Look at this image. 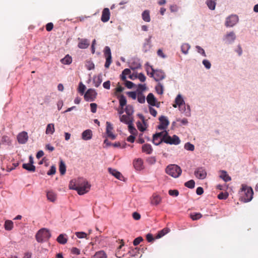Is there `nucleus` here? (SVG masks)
Here are the masks:
<instances>
[{"instance_id": "f257e3e1", "label": "nucleus", "mask_w": 258, "mask_h": 258, "mask_svg": "<svg viewBox=\"0 0 258 258\" xmlns=\"http://www.w3.org/2000/svg\"><path fill=\"white\" fill-rule=\"evenodd\" d=\"M241 186V192H242V196L241 198V201L244 203L251 201L253 195L252 188L245 184H242Z\"/></svg>"}, {"instance_id": "f03ea898", "label": "nucleus", "mask_w": 258, "mask_h": 258, "mask_svg": "<svg viewBox=\"0 0 258 258\" xmlns=\"http://www.w3.org/2000/svg\"><path fill=\"white\" fill-rule=\"evenodd\" d=\"M78 190L77 192L79 195H83L88 192L91 187V185L88 181L83 178H79L77 179Z\"/></svg>"}, {"instance_id": "7ed1b4c3", "label": "nucleus", "mask_w": 258, "mask_h": 258, "mask_svg": "<svg viewBox=\"0 0 258 258\" xmlns=\"http://www.w3.org/2000/svg\"><path fill=\"white\" fill-rule=\"evenodd\" d=\"M181 171L180 167L175 164L169 165L166 169V173L174 178L178 177L181 174Z\"/></svg>"}, {"instance_id": "20e7f679", "label": "nucleus", "mask_w": 258, "mask_h": 258, "mask_svg": "<svg viewBox=\"0 0 258 258\" xmlns=\"http://www.w3.org/2000/svg\"><path fill=\"white\" fill-rule=\"evenodd\" d=\"M164 142L170 144L177 145L180 143V140L179 137L176 135H173L171 137L168 135V133L167 131H164Z\"/></svg>"}, {"instance_id": "39448f33", "label": "nucleus", "mask_w": 258, "mask_h": 258, "mask_svg": "<svg viewBox=\"0 0 258 258\" xmlns=\"http://www.w3.org/2000/svg\"><path fill=\"white\" fill-rule=\"evenodd\" d=\"M51 235L48 230L42 228L38 231L36 235V239L39 242H42L47 240Z\"/></svg>"}, {"instance_id": "423d86ee", "label": "nucleus", "mask_w": 258, "mask_h": 258, "mask_svg": "<svg viewBox=\"0 0 258 258\" xmlns=\"http://www.w3.org/2000/svg\"><path fill=\"white\" fill-rule=\"evenodd\" d=\"M236 39L235 33L233 31L227 32L222 38V41L226 45L233 44Z\"/></svg>"}, {"instance_id": "0eeeda50", "label": "nucleus", "mask_w": 258, "mask_h": 258, "mask_svg": "<svg viewBox=\"0 0 258 258\" xmlns=\"http://www.w3.org/2000/svg\"><path fill=\"white\" fill-rule=\"evenodd\" d=\"M238 16L235 14H232L226 18L225 26L226 27H233L238 23Z\"/></svg>"}, {"instance_id": "6e6552de", "label": "nucleus", "mask_w": 258, "mask_h": 258, "mask_svg": "<svg viewBox=\"0 0 258 258\" xmlns=\"http://www.w3.org/2000/svg\"><path fill=\"white\" fill-rule=\"evenodd\" d=\"M104 55L106 58V61L104 67L108 68L112 62V56L111 50L108 46H105L104 50Z\"/></svg>"}, {"instance_id": "1a4fd4ad", "label": "nucleus", "mask_w": 258, "mask_h": 258, "mask_svg": "<svg viewBox=\"0 0 258 258\" xmlns=\"http://www.w3.org/2000/svg\"><path fill=\"white\" fill-rule=\"evenodd\" d=\"M97 93L93 89H88L84 95L85 99L87 101H93L96 98Z\"/></svg>"}, {"instance_id": "9d476101", "label": "nucleus", "mask_w": 258, "mask_h": 258, "mask_svg": "<svg viewBox=\"0 0 258 258\" xmlns=\"http://www.w3.org/2000/svg\"><path fill=\"white\" fill-rule=\"evenodd\" d=\"M164 131L156 133L154 135L153 137V143L154 145L157 146L160 145L162 142H164Z\"/></svg>"}, {"instance_id": "9b49d317", "label": "nucleus", "mask_w": 258, "mask_h": 258, "mask_svg": "<svg viewBox=\"0 0 258 258\" xmlns=\"http://www.w3.org/2000/svg\"><path fill=\"white\" fill-rule=\"evenodd\" d=\"M159 120L160 123L158 126V128L161 130H163L166 131L165 130L169 124L168 118L166 116L162 115L159 117Z\"/></svg>"}, {"instance_id": "f8f14e48", "label": "nucleus", "mask_w": 258, "mask_h": 258, "mask_svg": "<svg viewBox=\"0 0 258 258\" xmlns=\"http://www.w3.org/2000/svg\"><path fill=\"white\" fill-rule=\"evenodd\" d=\"M195 175L198 179H204L207 176V172L204 168L199 167L195 170Z\"/></svg>"}, {"instance_id": "ddd939ff", "label": "nucleus", "mask_w": 258, "mask_h": 258, "mask_svg": "<svg viewBox=\"0 0 258 258\" xmlns=\"http://www.w3.org/2000/svg\"><path fill=\"white\" fill-rule=\"evenodd\" d=\"M113 128V127L112 124L110 122L107 121L106 133L107 137L111 140H114L116 138V136L112 132Z\"/></svg>"}, {"instance_id": "4468645a", "label": "nucleus", "mask_w": 258, "mask_h": 258, "mask_svg": "<svg viewBox=\"0 0 258 258\" xmlns=\"http://www.w3.org/2000/svg\"><path fill=\"white\" fill-rule=\"evenodd\" d=\"M133 166L137 171H141L144 168L143 160L141 158L135 159L133 161Z\"/></svg>"}, {"instance_id": "2eb2a0df", "label": "nucleus", "mask_w": 258, "mask_h": 258, "mask_svg": "<svg viewBox=\"0 0 258 258\" xmlns=\"http://www.w3.org/2000/svg\"><path fill=\"white\" fill-rule=\"evenodd\" d=\"M165 73L159 70H155L153 78H154L155 80L157 82H159L165 78Z\"/></svg>"}, {"instance_id": "dca6fc26", "label": "nucleus", "mask_w": 258, "mask_h": 258, "mask_svg": "<svg viewBox=\"0 0 258 258\" xmlns=\"http://www.w3.org/2000/svg\"><path fill=\"white\" fill-rule=\"evenodd\" d=\"M179 111L183 113L186 116L189 117L191 116V110L190 106L188 104H185L178 107Z\"/></svg>"}, {"instance_id": "f3484780", "label": "nucleus", "mask_w": 258, "mask_h": 258, "mask_svg": "<svg viewBox=\"0 0 258 258\" xmlns=\"http://www.w3.org/2000/svg\"><path fill=\"white\" fill-rule=\"evenodd\" d=\"M28 139V134L25 132H22L19 133L17 136V140L20 144H25Z\"/></svg>"}, {"instance_id": "a211bd4d", "label": "nucleus", "mask_w": 258, "mask_h": 258, "mask_svg": "<svg viewBox=\"0 0 258 258\" xmlns=\"http://www.w3.org/2000/svg\"><path fill=\"white\" fill-rule=\"evenodd\" d=\"M78 41V47L80 49H85L89 46L90 41L87 39L79 38Z\"/></svg>"}, {"instance_id": "6ab92c4d", "label": "nucleus", "mask_w": 258, "mask_h": 258, "mask_svg": "<svg viewBox=\"0 0 258 258\" xmlns=\"http://www.w3.org/2000/svg\"><path fill=\"white\" fill-rule=\"evenodd\" d=\"M110 13L108 8H105L102 11L101 21L103 22H107L110 19Z\"/></svg>"}, {"instance_id": "aec40b11", "label": "nucleus", "mask_w": 258, "mask_h": 258, "mask_svg": "<svg viewBox=\"0 0 258 258\" xmlns=\"http://www.w3.org/2000/svg\"><path fill=\"white\" fill-rule=\"evenodd\" d=\"M175 104L173 105V107L176 108L177 106L179 107L183 104L185 102L181 94H178L175 99Z\"/></svg>"}, {"instance_id": "412c9836", "label": "nucleus", "mask_w": 258, "mask_h": 258, "mask_svg": "<svg viewBox=\"0 0 258 258\" xmlns=\"http://www.w3.org/2000/svg\"><path fill=\"white\" fill-rule=\"evenodd\" d=\"M162 201L161 197L156 194H154L151 198V204L157 206L159 205Z\"/></svg>"}, {"instance_id": "4be33fe9", "label": "nucleus", "mask_w": 258, "mask_h": 258, "mask_svg": "<svg viewBox=\"0 0 258 258\" xmlns=\"http://www.w3.org/2000/svg\"><path fill=\"white\" fill-rule=\"evenodd\" d=\"M133 117L130 115H122L120 116V121L126 124L133 122Z\"/></svg>"}, {"instance_id": "5701e85b", "label": "nucleus", "mask_w": 258, "mask_h": 258, "mask_svg": "<svg viewBox=\"0 0 258 258\" xmlns=\"http://www.w3.org/2000/svg\"><path fill=\"white\" fill-rule=\"evenodd\" d=\"M92 137V132L90 130H86L82 134V138L83 140L87 141L90 140Z\"/></svg>"}, {"instance_id": "b1692460", "label": "nucleus", "mask_w": 258, "mask_h": 258, "mask_svg": "<svg viewBox=\"0 0 258 258\" xmlns=\"http://www.w3.org/2000/svg\"><path fill=\"white\" fill-rule=\"evenodd\" d=\"M151 36L148 39H146L143 47V50L146 52L149 51L151 47Z\"/></svg>"}, {"instance_id": "393cba45", "label": "nucleus", "mask_w": 258, "mask_h": 258, "mask_svg": "<svg viewBox=\"0 0 258 258\" xmlns=\"http://www.w3.org/2000/svg\"><path fill=\"white\" fill-rule=\"evenodd\" d=\"M147 101L150 105L153 106L155 104V103H156L157 99L155 97L154 95L152 93H150L147 97Z\"/></svg>"}, {"instance_id": "a878e982", "label": "nucleus", "mask_w": 258, "mask_h": 258, "mask_svg": "<svg viewBox=\"0 0 258 258\" xmlns=\"http://www.w3.org/2000/svg\"><path fill=\"white\" fill-rule=\"evenodd\" d=\"M220 177L222 178L224 181L228 182L231 180L230 176L227 174V172L225 170L220 171Z\"/></svg>"}, {"instance_id": "bb28decb", "label": "nucleus", "mask_w": 258, "mask_h": 258, "mask_svg": "<svg viewBox=\"0 0 258 258\" xmlns=\"http://www.w3.org/2000/svg\"><path fill=\"white\" fill-rule=\"evenodd\" d=\"M108 170L110 174L114 176L117 179H121L122 175L119 171L111 168H108Z\"/></svg>"}, {"instance_id": "cd10ccee", "label": "nucleus", "mask_w": 258, "mask_h": 258, "mask_svg": "<svg viewBox=\"0 0 258 258\" xmlns=\"http://www.w3.org/2000/svg\"><path fill=\"white\" fill-rule=\"evenodd\" d=\"M68 238L65 234H60L57 238V241L61 244H66L67 242Z\"/></svg>"}, {"instance_id": "c85d7f7f", "label": "nucleus", "mask_w": 258, "mask_h": 258, "mask_svg": "<svg viewBox=\"0 0 258 258\" xmlns=\"http://www.w3.org/2000/svg\"><path fill=\"white\" fill-rule=\"evenodd\" d=\"M55 131L54 125L53 123H49L47 124L46 128L45 133L47 135H52Z\"/></svg>"}, {"instance_id": "c756f323", "label": "nucleus", "mask_w": 258, "mask_h": 258, "mask_svg": "<svg viewBox=\"0 0 258 258\" xmlns=\"http://www.w3.org/2000/svg\"><path fill=\"white\" fill-rule=\"evenodd\" d=\"M206 4L211 10H214L216 8V2L215 0H206Z\"/></svg>"}, {"instance_id": "7c9ffc66", "label": "nucleus", "mask_w": 258, "mask_h": 258, "mask_svg": "<svg viewBox=\"0 0 258 258\" xmlns=\"http://www.w3.org/2000/svg\"><path fill=\"white\" fill-rule=\"evenodd\" d=\"M102 75H99L93 78V84L95 87H98L102 83Z\"/></svg>"}, {"instance_id": "2f4dec72", "label": "nucleus", "mask_w": 258, "mask_h": 258, "mask_svg": "<svg viewBox=\"0 0 258 258\" xmlns=\"http://www.w3.org/2000/svg\"><path fill=\"white\" fill-rule=\"evenodd\" d=\"M190 48V45L187 43H183L181 46V51L184 54H188Z\"/></svg>"}, {"instance_id": "473e14b6", "label": "nucleus", "mask_w": 258, "mask_h": 258, "mask_svg": "<svg viewBox=\"0 0 258 258\" xmlns=\"http://www.w3.org/2000/svg\"><path fill=\"white\" fill-rule=\"evenodd\" d=\"M141 64L138 60H134L130 62V67L131 69L135 70L141 68Z\"/></svg>"}, {"instance_id": "72a5a7b5", "label": "nucleus", "mask_w": 258, "mask_h": 258, "mask_svg": "<svg viewBox=\"0 0 258 258\" xmlns=\"http://www.w3.org/2000/svg\"><path fill=\"white\" fill-rule=\"evenodd\" d=\"M152 148L150 144H144L142 146V151L145 152L148 154H150L152 152Z\"/></svg>"}, {"instance_id": "f704fd0d", "label": "nucleus", "mask_w": 258, "mask_h": 258, "mask_svg": "<svg viewBox=\"0 0 258 258\" xmlns=\"http://www.w3.org/2000/svg\"><path fill=\"white\" fill-rule=\"evenodd\" d=\"M143 20L146 22H149L151 20L150 16V12L148 10L144 11L142 14Z\"/></svg>"}, {"instance_id": "c9c22d12", "label": "nucleus", "mask_w": 258, "mask_h": 258, "mask_svg": "<svg viewBox=\"0 0 258 258\" xmlns=\"http://www.w3.org/2000/svg\"><path fill=\"white\" fill-rule=\"evenodd\" d=\"M47 198L50 202H54L56 200V195L52 191H48L47 192Z\"/></svg>"}, {"instance_id": "e433bc0d", "label": "nucleus", "mask_w": 258, "mask_h": 258, "mask_svg": "<svg viewBox=\"0 0 258 258\" xmlns=\"http://www.w3.org/2000/svg\"><path fill=\"white\" fill-rule=\"evenodd\" d=\"M23 168L26 170L34 172L35 170V167L33 165L30 163H24L23 164Z\"/></svg>"}, {"instance_id": "4c0bfd02", "label": "nucleus", "mask_w": 258, "mask_h": 258, "mask_svg": "<svg viewBox=\"0 0 258 258\" xmlns=\"http://www.w3.org/2000/svg\"><path fill=\"white\" fill-rule=\"evenodd\" d=\"M59 170L60 174L63 175L66 171V166L64 162L62 160H60L59 165Z\"/></svg>"}, {"instance_id": "58836bf2", "label": "nucleus", "mask_w": 258, "mask_h": 258, "mask_svg": "<svg viewBox=\"0 0 258 258\" xmlns=\"http://www.w3.org/2000/svg\"><path fill=\"white\" fill-rule=\"evenodd\" d=\"M62 63L64 64H70L72 62V58L69 54L60 60Z\"/></svg>"}, {"instance_id": "ea45409f", "label": "nucleus", "mask_w": 258, "mask_h": 258, "mask_svg": "<svg viewBox=\"0 0 258 258\" xmlns=\"http://www.w3.org/2000/svg\"><path fill=\"white\" fill-rule=\"evenodd\" d=\"M4 227L6 230H11L13 228V222L11 220H7L5 221Z\"/></svg>"}, {"instance_id": "a19ab883", "label": "nucleus", "mask_w": 258, "mask_h": 258, "mask_svg": "<svg viewBox=\"0 0 258 258\" xmlns=\"http://www.w3.org/2000/svg\"><path fill=\"white\" fill-rule=\"evenodd\" d=\"M169 232V229L168 228H164L162 230L160 231L157 235H156L155 238L159 239L164 236L166 234L168 233Z\"/></svg>"}, {"instance_id": "79ce46f5", "label": "nucleus", "mask_w": 258, "mask_h": 258, "mask_svg": "<svg viewBox=\"0 0 258 258\" xmlns=\"http://www.w3.org/2000/svg\"><path fill=\"white\" fill-rule=\"evenodd\" d=\"M155 90L157 93L159 94H162L164 91V87L162 84L159 82L155 87Z\"/></svg>"}, {"instance_id": "37998d69", "label": "nucleus", "mask_w": 258, "mask_h": 258, "mask_svg": "<svg viewBox=\"0 0 258 258\" xmlns=\"http://www.w3.org/2000/svg\"><path fill=\"white\" fill-rule=\"evenodd\" d=\"M155 71V70L153 69L152 66L148 65V63L146 64L147 73L150 77H153Z\"/></svg>"}, {"instance_id": "c03bdc74", "label": "nucleus", "mask_w": 258, "mask_h": 258, "mask_svg": "<svg viewBox=\"0 0 258 258\" xmlns=\"http://www.w3.org/2000/svg\"><path fill=\"white\" fill-rule=\"evenodd\" d=\"M93 258H107V255L104 251L100 250L96 252Z\"/></svg>"}, {"instance_id": "a18cd8bd", "label": "nucleus", "mask_w": 258, "mask_h": 258, "mask_svg": "<svg viewBox=\"0 0 258 258\" xmlns=\"http://www.w3.org/2000/svg\"><path fill=\"white\" fill-rule=\"evenodd\" d=\"M119 105L121 108L123 109V107L126 104V99L123 95L120 96L119 98Z\"/></svg>"}, {"instance_id": "49530a36", "label": "nucleus", "mask_w": 258, "mask_h": 258, "mask_svg": "<svg viewBox=\"0 0 258 258\" xmlns=\"http://www.w3.org/2000/svg\"><path fill=\"white\" fill-rule=\"evenodd\" d=\"M131 74V70L129 69H124L121 75V79L123 81H125L126 78V76Z\"/></svg>"}, {"instance_id": "de8ad7c7", "label": "nucleus", "mask_w": 258, "mask_h": 258, "mask_svg": "<svg viewBox=\"0 0 258 258\" xmlns=\"http://www.w3.org/2000/svg\"><path fill=\"white\" fill-rule=\"evenodd\" d=\"M125 111L127 115L132 116V115L134 111L133 106L131 105H126L125 108Z\"/></svg>"}, {"instance_id": "09e8293b", "label": "nucleus", "mask_w": 258, "mask_h": 258, "mask_svg": "<svg viewBox=\"0 0 258 258\" xmlns=\"http://www.w3.org/2000/svg\"><path fill=\"white\" fill-rule=\"evenodd\" d=\"M137 99L139 103H144L145 102V96L142 92H138L137 94Z\"/></svg>"}, {"instance_id": "8fccbe9b", "label": "nucleus", "mask_w": 258, "mask_h": 258, "mask_svg": "<svg viewBox=\"0 0 258 258\" xmlns=\"http://www.w3.org/2000/svg\"><path fill=\"white\" fill-rule=\"evenodd\" d=\"M196 49L197 52L201 54L202 56L204 57L207 56L205 50L202 47L199 45H197L196 46Z\"/></svg>"}, {"instance_id": "3c124183", "label": "nucleus", "mask_w": 258, "mask_h": 258, "mask_svg": "<svg viewBox=\"0 0 258 258\" xmlns=\"http://www.w3.org/2000/svg\"><path fill=\"white\" fill-rule=\"evenodd\" d=\"M190 217L192 220H197L200 219L202 217V215L200 213H192L190 214Z\"/></svg>"}, {"instance_id": "603ef678", "label": "nucleus", "mask_w": 258, "mask_h": 258, "mask_svg": "<svg viewBox=\"0 0 258 258\" xmlns=\"http://www.w3.org/2000/svg\"><path fill=\"white\" fill-rule=\"evenodd\" d=\"M70 189H74L77 191L78 190V184L77 179L75 180H72L70 183Z\"/></svg>"}, {"instance_id": "864d4df0", "label": "nucleus", "mask_w": 258, "mask_h": 258, "mask_svg": "<svg viewBox=\"0 0 258 258\" xmlns=\"http://www.w3.org/2000/svg\"><path fill=\"white\" fill-rule=\"evenodd\" d=\"M184 147L185 150L190 151H193L195 149L194 145L189 142L185 143Z\"/></svg>"}, {"instance_id": "5fc2aeb1", "label": "nucleus", "mask_w": 258, "mask_h": 258, "mask_svg": "<svg viewBox=\"0 0 258 258\" xmlns=\"http://www.w3.org/2000/svg\"><path fill=\"white\" fill-rule=\"evenodd\" d=\"M76 235L79 238H86L87 239V234L84 232H76Z\"/></svg>"}, {"instance_id": "6e6d98bb", "label": "nucleus", "mask_w": 258, "mask_h": 258, "mask_svg": "<svg viewBox=\"0 0 258 258\" xmlns=\"http://www.w3.org/2000/svg\"><path fill=\"white\" fill-rule=\"evenodd\" d=\"M85 67L88 70H91L94 69V64L92 61L88 60L86 61Z\"/></svg>"}, {"instance_id": "4d7b16f0", "label": "nucleus", "mask_w": 258, "mask_h": 258, "mask_svg": "<svg viewBox=\"0 0 258 258\" xmlns=\"http://www.w3.org/2000/svg\"><path fill=\"white\" fill-rule=\"evenodd\" d=\"M184 185L189 188H193L195 187V182L194 180H190L186 182Z\"/></svg>"}, {"instance_id": "13d9d810", "label": "nucleus", "mask_w": 258, "mask_h": 258, "mask_svg": "<svg viewBox=\"0 0 258 258\" xmlns=\"http://www.w3.org/2000/svg\"><path fill=\"white\" fill-rule=\"evenodd\" d=\"M202 63L207 70H209L211 68V63L208 59H204L202 61Z\"/></svg>"}, {"instance_id": "bf43d9fd", "label": "nucleus", "mask_w": 258, "mask_h": 258, "mask_svg": "<svg viewBox=\"0 0 258 258\" xmlns=\"http://www.w3.org/2000/svg\"><path fill=\"white\" fill-rule=\"evenodd\" d=\"M127 125H128V130H129L130 133L132 135L135 134L137 132V130L133 125V122L130 123L129 124H128Z\"/></svg>"}, {"instance_id": "052dcab7", "label": "nucleus", "mask_w": 258, "mask_h": 258, "mask_svg": "<svg viewBox=\"0 0 258 258\" xmlns=\"http://www.w3.org/2000/svg\"><path fill=\"white\" fill-rule=\"evenodd\" d=\"M86 89V86L82 82H80L79 86L78 91L79 92L83 94Z\"/></svg>"}, {"instance_id": "680f3d73", "label": "nucleus", "mask_w": 258, "mask_h": 258, "mask_svg": "<svg viewBox=\"0 0 258 258\" xmlns=\"http://www.w3.org/2000/svg\"><path fill=\"white\" fill-rule=\"evenodd\" d=\"M228 195L227 192H221L218 195V198L220 200H225L228 198Z\"/></svg>"}, {"instance_id": "e2e57ef3", "label": "nucleus", "mask_w": 258, "mask_h": 258, "mask_svg": "<svg viewBox=\"0 0 258 258\" xmlns=\"http://www.w3.org/2000/svg\"><path fill=\"white\" fill-rule=\"evenodd\" d=\"M177 122H180V125H186L188 124V121L186 118H178L176 119Z\"/></svg>"}, {"instance_id": "0e129e2a", "label": "nucleus", "mask_w": 258, "mask_h": 258, "mask_svg": "<svg viewBox=\"0 0 258 258\" xmlns=\"http://www.w3.org/2000/svg\"><path fill=\"white\" fill-rule=\"evenodd\" d=\"M170 10L172 13L177 12L179 10V7L175 4L172 5L170 6Z\"/></svg>"}, {"instance_id": "69168bd1", "label": "nucleus", "mask_w": 258, "mask_h": 258, "mask_svg": "<svg viewBox=\"0 0 258 258\" xmlns=\"http://www.w3.org/2000/svg\"><path fill=\"white\" fill-rule=\"evenodd\" d=\"M56 172V167L54 165H52L50 167V170L47 172V174L48 175H52L55 173Z\"/></svg>"}, {"instance_id": "338daca9", "label": "nucleus", "mask_w": 258, "mask_h": 258, "mask_svg": "<svg viewBox=\"0 0 258 258\" xmlns=\"http://www.w3.org/2000/svg\"><path fill=\"white\" fill-rule=\"evenodd\" d=\"M169 194L171 196L177 197L179 195V192L176 189H174V190L170 189L169 190Z\"/></svg>"}, {"instance_id": "774afa93", "label": "nucleus", "mask_w": 258, "mask_h": 258, "mask_svg": "<svg viewBox=\"0 0 258 258\" xmlns=\"http://www.w3.org/2000/svg\"><path fill=\"white\" fill-rule=\"evenodd\" d=\"M146 89V86L145 84H139L138 88V92H142Z\"/></svg>"}]
</instances>
